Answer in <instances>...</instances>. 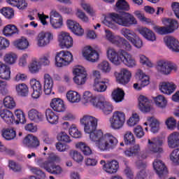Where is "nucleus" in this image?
<instances>
[{"label":"nucleus","instance_id":"60","mask_svg":"<svg viewBox=\"0 0 179 179\" xmlns=\"http://www.w3.org/2000/svg\"><path fill=\"white\" fill-rule=\"evenodd\" d=\"M69 135H71V136H72L73 138H78L82 136V134L80 133V131H79L78 128L75 127V125H72V127L69 129Z\"/></svg>","mask_w":179,"mask_h":179},{"label":"nucleus","instance_id":"35","mask_svg":"<svg viewBox=\"0 0 179 179\" xmlns=\"http://www.w3.org/2000/svg\"><path fill=\"white\" fill-rule=\"evenodd\" d=\"M120 167V165L118 164V162L115 160H113L110 162L106 163L105 164V171L106 173H108L109 174H114V173H116L118 171V168Z\"/></svg>","mask_w":179,"mask_h":179},{"label":"nucleus","instance_id":"46","mask_svg":"<svg viewBox=\"0 0 179 179\" xmlns=\"http://www.w3.org/2000/svg\"><path fill=\"white\" fill-rule=\"evenodd\" d=\"M148 121H150V131L152 132V134H157V132H159L160 123H159V121L154 117H150L148 119Z\"/></svg>","mask_w":179,"mask_h":179},{"label":"nucleus","instance_id":"45","mask_svg":"<svg viewBox=\"0 0 179 179\" xmlns=\"http://www.w3.org/2000/svg\"><path fill=\"white\" fill-rule=\"evenodd\" d=\"M13 45L18 50H26L29 47V41L27 39H18L13 42Z\"/></svg>","mask_w":179,"mask_h":179},{"label":"nucleus","instance_id":"3","mask_svg":"<svg viewBox=\"0 0 179 179\" xmlns=\"http://www.w3.org/2000/svg\"><path fill=\"white\" fill-rule=\"evenodd\" d=\"M109 17L114 23L122 27H129V26L137 23L135 17L129 13H110Z\"/></svg>","mask_w":179,"mask_h":179},{"label":"nucleus","instance_id":"49","mask_svg":"<svg viewBox=\"0 0 179 179\" xmlns=\"http://www.w3.org/2000/svg\"><path fill=\"white\" fill-rule=\"evenodd\" d=\"M106 37L107 40L110 41V43H112V44H114L115 45H117V43L120 38V36H114L113 32H111L110 30H106Z\"/></svg>","mask_w":179,"mask_h":179},{"label":"nucleus","instance_id":"50","mask_svg":"<svg viewBox=\"0 0 179 179\" xmlns=\"http://www.w3.org/2000/svg\"><path fill=\"white\" fill-rule=\"evenodd\" d=\"M3 105L6 108H10V110L16 107V103L15 100L11 96H6L3 99Z\"/></svg>","mask_w":179,"mask_h":179},{"label":"nucleus","instance_id":"64","mask_svg":"<svg viewBox=\"0 0 179 179\" xmlns=\"http://www.w3.org/2000/svg\"><path fill=\"white\" fill-rule=\"evenodd\" d=\"M155 31L162 36H164V34H170V33H171L167 27H155Z\"/></svg>","mask_w":179,"mask_h":179},{"label":"nucleus","instance_id":"10","mask_svg":"<svg viewBox=\"0 0 179 179\" xmlns=\"http://www.w3.org/2000/svg\"><path fill=\"white\" fill-rule=\"evenodd\" d=\"M95 101H97V103L94 101L93 106L102 110L105 115H108V114L113 113V105L110 102H107L104 99V96H100L99 99H96Z\"/></svg>","mask_w":179,"mask_h":179},{"label":"nucleus","instance_id":"57","mask_svg":"<svg viewBox=\"0 0 179 179\" xmlns=\"http://www.w3.org/2000/svg\"><path fill=\"white\" fill-rule=\"evenodd\" d=\"M70 156L76 163H82L83 162V155L76 150L70 152Z\"/></svg>","mask_w":179,"mask_h":179},{"label":"nucleus","instance_id":"58","mask_svg":"<svg viewBox=\"0 0 179 179\" xmlns=\"http://www.w3.org/2000/svg\"><path fill=\"white\" fill-rule=\"evenodd\" d=\"M31 73H37L40 71V62L36 60H33L29 66Z\"/></svg>","mask_w":179,"mask_h":179},{"label":"nucleus","instance_id":"8","mask_svg":"<svg viewBox=\"0 0 179 179\" xmlns=\"http://www.w3.org/2000/svg\"><path fill=\"white\" fill-rule=\"evenodd\" d=\"M73 73L75 76L73 78L74 83L78 86H82L86 83L87 80V72L85 70V68L80 66H77L73 71Z\"/></svg>","mask_w":179,"mask_h":179},{"label":"nucleus","instance_id":"47","mask_svg":"<svg viewBox=\"0 0 179 179\" xmlns=\"http://www.w3.org/2000/svg\"><path fill=\"white\" fill-rule=\"evenodd\" d=\"M15 114L17 117L16 122L17 124H26V116L24 115V113H23V110L20 109H17L15 111Z\"/></svg>","mask_w":179,"mask_h":179},{"label":"nucleus","instance_id":"25","mask_svg":"<svg viewBox=\"0 0 179 179\" xmlns=\"http://www.w3.org/2000/svg\"><path fill=\"white\" fill-rule=\"evenodd\" d=\"M28 117L31 121L36 123L44 121V115L36 109H31L28 112Z\"/></svg>","mask_w":179,"mask_h":179},{"label":"nucleus","instance_id":"30","mask_svg":"<svg viewBox=\"0 0 179 179\" xmlns=\"http://www.w3.org/2000/svg\"><path fill=\"white\" fill-rule=\"evenodd\" d=\"M0 117L6 122V124H8V125L13 124L15 122V116L13 115V113L9 110L6 109L1 110Z\"/></svg>","mask_w":179,"mask_h":179},{"label":"nucleus","instance_id":"52","mask_svg":"<svg viewBox=\"0 0 179 179\" xmlns=\"http://www.w3.org/2000/svg\"><path fill=\"white\" fill-rule=\"evenodd\" d=\"M115 6L118 10H129V4L125 0H118Z\"/></svg>","mask_w":179,"mask_h":179},{"label":"nucleus","instance_id":"32","mask_svg":"<svg viewBox=\"0 0 179 179\" xmlns=\"http://www.w3.org/2000/svg\"><path fill=\"white\" fill-rule=\"evenodd\" d=\"M126 157H135L141 155V147L139 145H134L124 151Z\"/></svg>","mask_w":179,"mask_h":179},{"label":"nucleus","instance_id":"28","mask_svg":"<svg viewBox=\"0 0 179 179\" xmlns=\"http://www.w3.org/2000/svg\"><path fill=\"white\" fill-rule=\"evenodd\" d=\"M54 85V81L52 80V78L50 74L44 75V92L45 94H51V92L52 91V86Z\"/></svg>","mask_w":179,"mask_h":179},{"label":"nucleus","instance_id":"17","mask_svg":"<svg viewBox=\"0 0 179 179\" xmlns=\"http://www.w3.org/2000/svg\"><path fill=\"white\" fill-rule=\"evenodd\" d=\"M22 143L27 148H29L30 149H34L40 146L38 138L32 134H28L22 141Z\"/></svg>","mask_w":179,"mask_h":179},{"label":"nucleus","instance_id":"42","mask_svg":"<svg viewBox=\"0 0 179 179\" xmlns=\"http://www.w3.org/2000/svg\"><path fill=\"white\" fill-rule=\"evenodd\" d=\"M116 45L120 48H124L126 51H131V50H132V45H131V43L124 38L120 37L119 41H117Z\"/></svg>","mask_w":179,"mask_h":179},{"label":"nucleus","instance_id":"37","mask_svg":"<svg viewBox=\"0 0 179 179\" xmlns=\"http://www.w3.org/2000/svg\"><path fill=\"white\" fill-rule=\"evenodd\" d=\"M125 97V92L121 88H117L113 91L112 99L115 103H121Z\"/></svg>","mask_w":179,"mask_h":179},{"label":"nucleus","instance_id":"53","mask_svg":"<svg viewBox=\"0 0 179 179\" xmlns=\"http://www.w3.org/2000/svg\"><path fill=\"white\" fill-rule=\"evenodd\" d=\"M124 141L126 145H134L135 143V136L131 131H127L124 136Z\"/></svg>","mask_w":179,"mask_h":179},{"label":"nucleus","instance_id":"26","mask_svg":"<svg viewBox=\"0 0 179 179\" xmlns=\"http://www.w3.org/2000/svg\"><path fill=\"white\" fill-rule=\"evenodd\" d=\"M45 118L49 122V124H51L52 125H57L58 124V121L59 120V117L52 109H46L45 112Z\"/></svg>","mask_w":179,"mask_h":179},{"label":"nucleus","instance_id":"14","mask_svg":"<svg viewBox=\"0 0 179 179\" xmlns=\"http://www.w3.org/2000/svg\"><path fill=\"white\" fill-rule=\"evenodd\" d=\"M83 57L90 62H96L99 59V52L94 50L92 46L85 48L83 52Z\"/></svg>","mask_w":179,"mask_h":179},{"label":"nucleus","instance_id":"18","mask_svg":"<svg viewBox=\"0 0 179 179\" xmlns=\"http://www.w3.org/2000/svg\"><path fill=\"white\" fill-rule=\"evenodd\" d=\"M136 78L139 79L141 85L139 86V84L138 83L134 84L135 90H142V87H145L150 83L149 76L142 73V71L136 73Z\"/></svg>","mask_w":179,"mask_h":179},{"label":"nucleus","instance_id":"16","mask_svg":"<svg viewBox=\"0 0 179 179\" xmlns=\"http://www.w3.org/2000/svg\"><path fill=\"white\" fill-rule=\"evenodd\" d=\"M153 168L155 170L157 176H159V178H164V175L167 174V167L166 165L159 159H155L153 162Z\"/></svg>","mask_w":179,"mask_h":179},{"label":"nucleus","instance_id":"23","mask_svg":"<svg viewBox=\"0 0 179 179\" xmlns=\"http://www.w3.org/2000/svg\"><path fill=\"white\" fill-rule=\"evenodd\" d=\"M166 45L175 52H179V42L173 36H166L164 38Z\"/></svg>","mask_w":179,"mask_h":179},{"label":"nucleus","instance_id":"34","mask_svg":"<svg viewBox=\"0 0 179 179\" xmlns=\"http://www.w3.org/2000/svg\"><path fill=\"white\" fill-rule=\"evenodd\" d=\"M138 31L140 34H141V36H143L144 38H146V40H148V41H156V35H155V33H153L152 30L148 28H141L138 30Z\"/></svg>","mask_w":179,"mask_h":179},{"label":"nucleus","instance_id":"54","mask_svg":"<svg viewBox=\"0 0 179 179\" xmlns=\"http://www.w3.org/2000/svg\"><path fill=\"white\" fill-rule=\"evenodd\" d=\"M99 69L103 73H110V72H111V65L107 61H103L101 64H99Z\"/></svg>","mask_w":179,"mask_h":179},{"label":"nucleus","instance_id":"24","mask_svg":"<svg viewBox=\"0 0 179 179\" xmlns=\"http://www.w3.org/2000/svg\"><path fill=\"white\" fill-rule=\"evenodd\" d=\"M50 107L54 111H57V113H64V111H65L64 101L59 98H54L52 99Z\"/></svg>","mask_w":179,"mask_h":179},{"label":"nucleus","instance_id":"15","mask_svg":"<svg viewBox=\"0 0 179 179\" xmlns=\"http://www.w3.org/2000/svg\"><path fill=\"white\" fill-rule=\"evenodd\" d=\"M50 24L53 29H61L62 27V17L57 11H51L50 14Z\"/></svg>","mask_w":179,"mask_h":179},{"label":"nucleus","instance_id":"44","mask_svg":"<svg viewBox=\"0 0 179 179\" xmlns=\"http://www.w3.org/2000/svg\"><path fill=\"white\" fill-rule=\"evenodd\" d=\"M77 149H80L85 156H90L92 153V149L85 143H78L76 145Z\"/></svg>","mask_w":179,"mask_h":179},{"label":"nucleus","instance_id":"36","mask_svg":"<svg viewBox=\"0 0 179 179\" xmlns=\"http://www.w3.org/2000/svg\"><path fill=\"white\" fill-rule=\"evenodd\" d=\"M2 33L5 37H10L13 36V34L19 33V30H17L16 26L13 24H8L4 27Z\"/></svg>","mask_w":179,"mask_h":179},{"label":"nucleus","instance_id":"1","mask_svg":"<svg viewBox=\"0 0 179 179\" xmlns=\"http://www.w3.org/2000/svg\"><path fill=\"white\" fill-rule=\"evenodd\" d=\"M80 124L84 125V131L90 134V139L94 142L100 150H110L118 145V139L111 134H103L101 130L97 129V120L90 115H84L80 119Z\"/></svg>","mask_w":179,"mask_h":179},{"label":"nucleus","instance_id":"41","mask_svg":"<svg viewBox=\"0 0 179 179\" xmlns=\"http://www.w3.org/2000/svg\"><path fill=\"white\" fill-rule=\"evenodd\" d=\"M66 97L70 103H79L80 101V94L75 91L68 92Z\"/></svg>","mask_w":179,"mask_h":179},{"label":"nucleus","instance_id":"43","mask_svg":"<svg viewBox=\"0 0 179 179\" xmlns=\"http://www.w3.org/2000/svg\"><path fill=\"white\" fill-rule=\"evenodd\" d=\"M120 33L125 38L131 41L133 38H135L136 34L134 31L130 30L128 28H123L121 29Z\"/></svg>","mask_w":179,"mask_h":179},{"label":"nucleus","instance_id":"11","mask_svg":"<svg viewBox=\"0 0 179 179\" xmlns=\"http://www.w3.org/2000/svg\"><path fill=\"white\" fill-rule=\"evenodd\" d=\"M93 76L94 79V90H95V92H99V93L106 92V90H107V85H106V82L101 79L100 71H94L93 72Z\"/></svg>","mask_w":179,"mask_h":179},{"label":"nucleus","instance_id":"7","mask_svg":"<svg viewBox=\"0 0 179 179\" xmlns=\"http://www.w3.org/2000/svg\"><path fill=\"white\" fill-rule=\"evenodd\" d=\"M112 129H121L125 124V113L121 111H115L109 120Z\"/></svg>","mask_w":179,"mask_h":179},{"label":"nucleus","instance_id":"12","mask_svg":"<svg viewBox=\"0 0 179 179\" xmlns=\"http://www.w3.org/2000/svg\"><path fill=\"white\" fill-rule=\"evenodd\" d=\"M58 38L61 48H71V47H73V39L69 35V33L62 32Z\"/></svg>","mask_w":179,"mask_h":179},{"label":"nucleus","instance_id":"19","mask_svg":"<svg viewBox=\"0 0 179 179\" xmlns=\"http://www.w3.org/2000/svg\"><path fill=\"white\" fill-rule=\"evenodd\" d=\"M132 74L127 69H123L121 70L120 73L116 77L117 81L120 85H128Z\"/></svg>","mask_w":179,"mask_h":179},{"label":"nucleus","instance_id":"2","mask_svg":"<svg viewBox=\"0 0 179 179\" xmlns=\"http://www.w3.org/2000/svg\"><path fill=\"white\" fill-rule=\"evenodd\" d=\"M107 57L114 65H120L123 62L126 66L134 68L136 65L135 59L132 57L131 54L124 50H120L119 53L113 48H109L106 52Z\"/></svg>","mask_w":179,"mask_h":179},{"label":"nucleus","instance_id":"61","mask_svg":"<svg viewBox=\"0 0 179 179\" xmlns=\"http://www.w3.org/2000/svg\"><path fill=\"white\" fill-rule=\"evenodd\" d=\"M29 170L32 173V174H35V176H38L39 177H45V173H44L40 168H37L36 166H29Z\"/></svg>","mask_w":179,"mask_h":179},{"label":"nucleus","instance_id":"22","mask_svg":"<svg viewBox=\"0 0 179 179\" xmlns=\"http://www.w3.org/2000/svg\"><path fill=\"white\" fill-rule=\"evenodd\" d=\"M138 107L139 110H141L142 113L150 112V101L148 97L141 95L138 97Z\"/></svg>","mask_w":179,"mask_h":179},{"label":"nucleus","instance_id":"48","mask_svg":"<svg viewBox=\"0 0 179 179\" xmlns=\"http://www.w3.org/2000/svg\"><path fill=\"white\" fill-rule=\"evenodd\" d=\"M156 106L160 108H164L167 104V100L162 95H158L154 99Z\"/></svg>","mask_w":179,"mask_h":179},{"label":"nucleus","instance_id":"31","mask_svg":"<svg viewBox=\"0 0 179 179\" xmlns=\"http://www.w3.org/2000/svg\"><path fill=\"white\" fill-rule=\"evenodd\" d=\"M163 23L169 29L171 33H174L179 27L178 21L172 18H165Z\"/></svg>","mask_w":179,"mask_h":179},{"label":"nucleus","instance_id":"20","mask_svg":"<svg viewBox=\"0 0 179 179\" xmlns=\"http://www.w3.org/2000/svg\"><path fill=\"white\" fill-rule=\"evenodd\" d=\"M30 85L31 89L34 90L31 94L33 99H38L43 93V86H41V83L36 79H32L30 80Z\"/></svg>","mask_w":179,"mask_h":179},{"label":"nucleus","instance_id":"51","mask_svg":"<svg viewBox=\"0 0 179 179\" xmlns=\"http://www.w3.org/2000/svg\"><path fill=\"white\" fill-rule=\"evenodd\" d=\"M0 12L6 17V19H12V17L15 16V11L13 10V8H10L9 7L3 8Z\"/></svg>","mask_w":179,"mask_h":179},{"label":"nucleus","instance_id":"9","mask_svg":"<svg viewBox=\"0 0 179 179\" xmlns=\"http://www.w3.org/2000/svg\"><path fill=\"white\" fill-rule=\"evenodd\" d=\"M157 68L160 73L169 75L171 73V71H177V64L171 62L160 60L158 62Z\"/></svg>","mask_w":179,"mask_h":179},{"label":"nucleus","instance_id":"59","mask_svg":"<svg viewBox=\"0 0 179 179\" xmlns=\"http://www.w3.org/2000/svg\"><path fill=\"white\" fill-rule=\"evenodd\" d=\"M170 159L175 164H179V148L173 150L170 155Z\"/></svg>","mask_w":179,"mask_h":179},{"label":"nucleus","instance_id":"55","mask_svg":"<svg viewBox=\"0 0 179 179\" xmlns=\"http://www.w3.org/2000/svg\"><path fill=\"white\" fill-rule=\"evenodd\" d=\"M83 99L85 101H90V103H97V101L96 100H99L100 97L97 98L96 96L93 97V94H92V92L89 91H86L83 94Z\"/></svg>","mask_w":179,"mask_h":179},{"label":"nucleus","instance_id":"33","mask_svg":"<svg viewBox=\"0 0 179 179\" xmlns=\"http://www.w3.org/2000/svg\"><path fill=\"white\" fill-rule=\"evenodd\" d=\"M0 78L4 80H9L10 79V68L2 62H0Z\"/></svg>","mask_w":179,"mask_h":179},{"label":"nucleus","instance_id":"4","mask_svg":"<svg viewBox=\"0 0 179 179\" xmlns=\"http://www.w3.org/2000/svg\"><path fill=\"white\" fill-rule=\"evenodd\" d=\"M55 162H57V156L53 155L50 156L46 161H44L43 158L38 159L37 164L41 169H44V170L50 174L58 176V174L62 173V168H61L59 165H57Z\"/></svg>","mask_w":179,"mask_h":179},{"label":"nucleus","instance_id":"21","mask_svg":"<svg viewBox=\"0 0 179 179\" xmlns=\"http://www.w3.org/2000/svg\"><path fill=\"white\" fill-rule=\"evenodd\" d=\"M67 27L73 33V34H76V36H82L85 33V30L79 23L72 21L71 20H67Z\"/></svg>","mask_w":179,"mask_h":179},{"label":"nucleus","instance_id":"39","mask_svg":"<svg viewBox=\"0 0 179 179\" xmlns=\"http://www.w3.org/2000/svg\"><path fill=\"white\" fill-rule=\"evenodd\" d=\"M2 136L6 141H12L16 138V131L13 129H6L2 131Z\"/></svg>","mask_w":179,"mask_h":179},{"label":"nucleus","instance_id":"13","mask_svg":"<svg viewBox=\"0 0 179 179\" xmlns=\"http://www.w3.org/2000/svg\"><path fill=\"white\" fill-rule=\"evenodd\" d=\"M54 38V36L51 32H41L37 38L38 47H45L50 44V41Z\"/></svg>","mask_w":179,"mask_h":179},{"label":"nucleus","instance_id":"40","mask_svg":"<svg viewBox=\"0 0 179 179\" xmlns=\"http://www.w3.org/2000/svg\"><path fill=\"white\" fill-rule=\"evenodd\" d=\"M17 93L22 97H26L29 94V87L24 83H21L15 87Z\"/></svg>","mask_w":179,"mask_h":179},{"label":"nucleus","instance_id":"29","mask_svg":"<svg viewBox=\"0 0 179 179\" xmlns=\"http://www.w3.org/2000/svg\"><path fill=\"white\" fill-rule=\"evenodd\" d=\"M168 146L170 149H176L179 146V133L173 132L168 136Z\"/></svg>","mask_w":179,"mask_h":179},{"label":"nucleus","instance_id":"62","mask_svg":"<svg viewBox=\"0 0 179 179\" xmlns=\"http://www.w3.org/2000/svg\"><path fill=\"white\" fill-rule=\"evenodd\" d=\"M58 141L61 142H65L66 143H70L71 142V137L66 134V133L62 131L57 135Z\"/></svg>","mask_w":179,"mask_h":179},{"label":"nucleus","instance_id":"56","mask_svg":"<svg viewBox=\"0 0 179 179\" xmlns=\"http://www.w3.org/2000/svg\"><path fill=\"white\" fill-rule=\"evenodd\" d=\"M16 59H17V56L15 53H8L6 54L4 57V61L6 64H9L12 65L16 62Z\"/></svg>","mask_w":179,"mask_h":179},{"label":"nucleus","instance_id":"38","mask_svg":"<svg viewBox=\"0 0 179 179\" xmlns=\"http://www.w3.org/2000/svg\"><path fill=\"white\" fill-rule=\"evenodd\" d=\"M7 3L11 5V6H16L18 9L22 10L27 8V2L26 0H6Z\"/></svg>","mask_w":179,"mask_h":179},{"label":"nucleus","instance_id":"6","mask_svg":"<svg viewBox=\"0 0 179 179\" xmlns=\"http://www.w3.org/2000/svg\"><path fill=\"white\" fill-rule=\"evenodd\" d=\"M163 149V139L160 138H154L152 140L148 139L147 145L146 152L150 155H155V153H164Z\"/></svg>","mask_w":179,"mask_h":179},{"label":"nucleus","instance_id":"63","mask_svg":"<svg viewBox=\"0 0 179 179\" xmlns=\"http://www.w3.org/2000/svg\"><path fill=\"white\" fill-rule=\"evenodd\" d=\"M139 122V115L135 113L133 114L132 117H131L129 120L127 121V124L129 127H134Z\"/></svg>","mask_w":179,"mask_h":179},{"label":"nucleus","instance_id":"27","mask_svg":"<svg viewBox=\"0 0 179 179\" xmlns=\"http://www.w3.org/2000/svg\"><path fill=\"white\" fill-rule=\"evenodd\" d=\"M176 85H174L173 83L163 82L159 87V90L162 92V93H164V94L170 95L176 92Z\"/></svg>","mask_w":179,"mask_h":179},{"label":"nucleus","instance_id":"5","mask_svg":"<svg viewBox=\"0 0 179 179\" xmlns=\"http://www.w3.org/2000/svg\"><path fill=\"white\" fill-rule=\"evenodd\" d=\"M73 61V55L69 51L62 50L56 54L55 65L59 68L66 66Z\"/></svg>","mask_w":179,"mask_h":179}]
</instances>
